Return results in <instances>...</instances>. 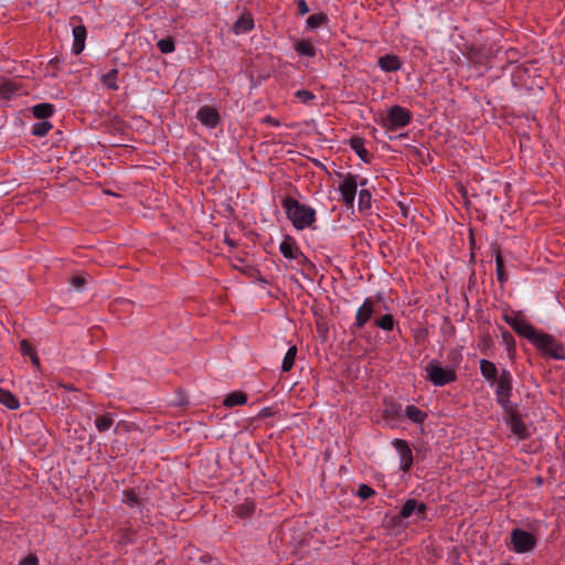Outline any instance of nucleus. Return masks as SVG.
Here are the masks:
<instances>
[{"instance_id":"obj_31","label":"nucleus","mask_w":565,"mask_h":565,"mask_svg":"<svg viewBox=\"0 0 565 565\" xmlns=\"http://www.w3.org/2000/svg\"><path fill=\"white\" fill-rule=\"evenodd\" d=\"M118 71L116 68L110 70L108 73L104 74L102 77L103 84L110 88V89H117L118 86L116 84Z\"/></svg>"},{"instance_id":"obj_27","label":"nucleus","mask_w":565,"mask_h":565,"mask_svg":"<svg viewBox=\"0 0 565 565\" xmlns=\"http://www.w3.org/2000/svg\"><path fill=\"white\" fill-rule=\"evenodd\" d=\"M18 86L12 82H4L0 84V97L10 99L17 93Z\"/></svg>"},{"instance_id":"obj_5","label":"nucleus","mask_w":565,"mask_h":565,"mask_svg":"<svg viewBox=\"0 0 565 565\" xmlns=\"http://www.w3.org/2000/svg\"><path fill=\"white\" fill-rule=\"evenodd\" d=\"M497 402L507 409L512 391V375L509 371L502 370L500 375L495 379L494 385Z\"/></svg>"},{"instance_id":"obj_43","label":"nucleus","mask_w":565,"mask_h":565,"mask_svg":"<svg viewBox=\"0 0 565 565\" xmlns=\"http://www.w3.org/2000/svg\"><path fill=\"white\" fill-rule=\"evenodd\" d=\"M469 58L472 62H480L479 53L477 51H475V50H471Z\"/></svg>"},{"instance_id":"obj_45","label":"nucleus","mask_w":565,"mask_h":565,"mask_svg":"<svg viewBox=\"0 0 565 565\" xmlns=\"http://www.w3.org/2000/svg\"><path fill=\"white\" fill-rule=\"evenodd\" d=\"M268 121L274 125V126H278L279 122L276 120V119H273V118H268Z\"/></svg>"},{"instance_id":"obj_29","label":"nucleus","mask_w":565,"mask_h":565,"mask_svg":"<svg viewBox=\"0 0 565 565\" xmlns=\"http://www.w3.org/2000/svg\"><path fill=\"white\" fill-rule=\"evenodd\" d=\"M53 128L52 124L43 120L40 122H36L32 127V135L36 137H44L49 134V131Z\"/></svg>"},{"instance_id":"obj_23","label":"nucleus","mask_w":565,"mask_h":565,"mask_svg":"<svg viewBox=\"0 0 565 565\" xmlns=\"http://www.w3.org/2000/svg\"><path fill=\"white\" fill-rule=\"evenodd\" d=\"M247 401V396L242 392H232L224 399V405L226 407H233L236 405H243Z\"/></svg>"},{"instance_id":"obj_32","label":"nucleus","mask_w":565,"mask_h":565,"mask_svg":"<svg viewBox=\"0 0 565 565\" xmlns=\"http://www.w3.org/2000/svg\"><path fill=\"white\" fill-rule=\"evenodd\" d=\"M376 327L384 331H392L394 328V319L392 315H384L380 319L375 320Z\"/></svg>"},{"instance_id":"obj_12","label":"nucleus","mask_w":565,"mask_h":565,"mask_svg":"<svg viewBox=\"0 0 565 565\" xmlns=\"http://www.w3.org/2000/svg\"><path fill=\"white\" fill-rule=\"evenodd\" d=\"M374 312V301L371 298H366L355 315V324L358 328H363L365 323L370 320Z\"/></svg>"},{"instance_id":"obj_40","label":"nucleus","mask_w":565,"mask_h":565,"mask_svg":"<svg viewBox=\"0 0 565 565\" xmlns=\"http://www.w3.org/2000/svg\"><path fill=\"white\" fill-rule=\"evenodd\" d=\"M86 284V279L84 277L77 276L72 279V285L75 289L81 290Z\"/></svg>"},{"instance_id":"obj_14","label":"nucleus","mask_w":565,"mask_h":565,"mask_svg":"<svg viewBox=\"0 0 565 565\" xmlns=\"http://www.w3.org/2000/svg\"><path fill=\"white\" fill-rule=\"evenodd\" d=\"M377 65L383 72H396L402 67V62L395 54H385L379 58Z\"/></svg>"},{"instance_id":"obj_7","label":"nucleus","mask_w":565,"mask_h":565,"mask_svg":"<svg viewBox=\"0 0 565 565\" xmlns=\"http://www.w3.org/2000/svg\"><path fill=\"white\" fill-rule=\"evenodd\" d=\"M343 179L339 184L341 200L347 207H352L358 191V177L352 173L340 174Z\"/></svg>"},{"instance_id":"obj_24","label":"nucleus","mask_w":565,"mask_h":565,"mask_svg":"<svg viewBox=\"0 0 565 565\" xmlns=\"http://www.w3.org/2000/svg\"><path fill=\"white\" fill-rule=\"evenodd\" d=\"M296 355H297V348L295 345H292L288 349V351L286 352V354L284 356L282 364H281V369L284 372H288L291 370V367L294 366V363H295Z\"/></svg>"},{"instance_id":"obj_11","label":"nucleus","mask_w":565,"mask_h":565,"mask_svg":"<svg viewBox=\"0 0 565 565\" xmlns=\"http://www.w3.org/2000/svg\"><path fill=\"white\" fill-rule=\"evenodd\" d=\"M392 445L399 457V469L407 472L413 466V451L409 445L403 439H394Z\"/></svg>"},{"instance_id":"obj_10","label":"nucleus","mask_w":565,"mask_h":565,"mask_svg":"<svg viewBox=\"0 0 565 565\" xmlns=\"http://www.w3.org/2000/svg\"><path fill=\"white\" fill-rule=\"evenodd\" d=\"M504 320L515 332L530 341L537 331L519 315H507Z\"/></svg>"},{"instance_id":"obj_18","label":"nucleus","mask_w":565,"mask_h":565,"mask_svg":"<svg viewBox=\"0 0 565 565\" xmlns=\"http://www.w3.org/2000/svg\"><path fill=\"white\" fill-rule=\"evenodd\" d=\"M31 110L35 118L47 119L54 114L55 107L50 103H41L34 105Z\"/></svg>"},{"instance_id":"obj_41","label":"nucleus","mask_w":565,"mask_h":565,"mask_svg":"<svg viewBox=\"0 0 565 565\" xmlns=\"http://www.w3.org/2000/svg\"><path fill=\"white\" fill-rule=\"evenodd\" d=\"M233 267L236 268V269H239L242 271H245L246 269L247 270H252V268H249L248 266L244 265V260L241 259V258H237L236 262L233 263Z\"/></svg>"},{"instance_id":"obj_15","label":"nucleus","mask_w":565,"mask_h":565,"mask_svg":"<svg viewBox=\"0 0 565 565\" xmlns=\"http://www.w3.org/2000/svg\"><path fill=\"white\" fill-rule=\"evenodd\" d=\"M282 256L291 264L292 268L297 266H302L309 263L308 258L301 253V249H280Z\"/></svg>"},{"instance_id":"obj_28","label":"nucleus","mask_w":565,"mask_h":565,"mask_svg":"<svg viewBox=\"0 0 565 565\" xmlns=\"http://www.w3.org/2000/svg\"><path fill=\"white\" fill-rule=\"evenodd\" d=\"M510 428L513 434L518 435L520 438L526 437V428L523 422L518 417H512L510 420Z\"/></svg>"},{"instance_id":"obj_22","label":"nucleus","mask_w":565,"mask_h":565,"mask_svg":"<svg viewBox=\"0 0 565 565\" xmlns=\"http://www.w3.org/2000/svg\"><path fill=\"white\" fill-rule=\"evenodd\" d=\"M350 146L353 151L364 161H369V152L364 148V140L360 137H353L350 140Z\"/></svg>"},{"instance_id":"obj_44","label":"nucleus","mask_w":565,"mask_h":565,"mask_svg":"<svg viewBox=\"0 0 565 565\" xmlns=\"http://www.w3.org/2000/svg\"><path fill=\"white\" fill-rule=\"evenodd\" d=\"M253 507L252 505H242L241 507V513H249L252 511Z\"/></svg>"},{"instance_id":"obj_25","label":"nucleus","mask_w":565,"mask_h":565,"mask_svg":"<svg viewBox=\"0 0 565 565\" xmlns=\"http://www.w3.org/2000/svg\"><path fill=\"white\" fill-rule=\"evenodd\" d=\"M114 424V418L111 415L106 414L103 416H99L95 420V426L98 431H107L111 428Z\"/></svg>"},{"instance_id":"obj_20","label":"nucleus","mask_w":565,"mask_h":565,"mask_svg":"<svg viewBox=\"0 0 565 565\" xmlns=\"http://www.w3.org/2000/svg\"><path fill=\"white\" fill-rule=\"evenodd\" d=\"M405 415L411 422L416 424H422L427 417V414L415 405H407L405 408Z\"/></svg>"},{"instance_id":"obj_6","label":"nucleus","mask_w":565,"mask_h":565,"mask_svg":"<svg viewBox=\"0 0 565 565\" xmlns=\"http://www.w3.org/2000/svg\"><path fill=\"white\" fill-rule=\"evenodd\" d=\"M511 546L515 553L524 554L531 552L536 544L535 536L521 529H514L510 535Z\"/></svg>"},{"instance_id":"obj_3","label":"nucleus","mask_w":565,"mask_h":565,"mask_svg":"<svg viewBox=\"0 0 565 565\" xmlns=\"http://www.w3.org/2000/svg\"><path fill=\"white\" fill-rule=\"evenodd\" d=\"M531 342L550 358L556 360L565 359V349L550 334L536 331Z\"/></svg>"},{"instance_id":"obj_47","label":"nucleus","mask_w":565,"mask_h":565,"mask_svg":"<svg viewBox=\"0 0 565 565\" xmlns=\"http://www.w3.org/2000/svg\"><path fill=\"white\" fill-rule=\"evenodd\" d=\"M366 182H367V180H366V179H362V180L359 182V184H360L361 186H363V185H365V184H366Z\"/></svg>"},{"instance_id":"obj_38","label":"nucleus","mask_w":565,"mask_h":565,"mask_svg":"<svg viewBox=\"0 0 565 565\" xmlns=\"http://www.w3.org/2000/svg\"><path fill=\"white\" fill-rule=\"evenodd\" d=\"M495 263H497L498 277L502 281L504 279V276H503L504 264H503V256L501 255V253H498L495 255Z\"/></svg>"},{"instance_id":"obj_2","label":"nucleus","mask_w":565,"mask_h":565,"mask_svg":"<svg viewBox=\"0 0 565 565\" xmlns=\"http://www.w3.org/2000/svg\"><path fill=\"white\" fill-rule=\"evenodd\" d=\"M426 380L436 386H444L457 379L456 370L450 365H441L437 360H431L425 366Z\"/></svg>"},{"instance_id":"obj_39","label":"nucleus","mask_w":565,"mask_h":565,"mask_svg":"<svg viewBox=\"0 0 565 565\" xmlns=\"http://www.w3.org/2000/svg\"><path fill=\"white\" fill-rule=\"evenodd\" d=\"M296 3H297V9H298L299 14L305 15L310 11V9L305 0H297Z\"/></svg>"},{"instance_id":"obj_4","label":"nucleus","mask_w":565,"mask_h":565,"mask_svg":"<svg viewBox=\"0 0 565 565\" xmlns=\"http://www.w3.org/2000/svg\"><path fill=\"white\" fill-rule=\"evenodd\" d=\"M412 120V114L398 105L392 106L382 119V126L387 130H396L407 126Z\"/></svg>"},{"instance_id":"obj_1","label":"nucleus","mask_w":565,"mask_h":565,"mask_svg":"<svg viewBox=\"0 0 565 565\" xmlns=\"http://www.w3.org/2000/svg\"><path fill=\"white\" fill-rule=\"evenodd\" d=\"M282 209L285 210L288 220L298 230L311 227L316 222L315 209L300 203L291 196H287L282 200Z\"/></svg>"},{"instance_id":"obj_9","label":"nucleus","mask_w":565,"mask_h":565,"mask_svg":"<svg viewBox=\"0 0 565 565\" xmlns=\"http://www.w3.org/2000/svg\"><path fill=\"white\" fill-rule=\"evenodd\" d=\"M196 119L207 129H214L221 125V115L218 110L209 105H204L196 111Z\"/></svg>"},{"instance_id":"obj_8","label":"nucleus","mask_w":565,"mask_h":565,"mask_svg":"<svg viewBox=\"0 0 565 565\" xmlns=\"http://www.w3.org/2000/svg\"><path fill=\"white\" fill-rule=\"evenodd\" d=\"M427 507L425 503L415 499H408L401 508L399 516L403 519H413L414 521H422L426 518Z\"/></svg>"},{"instance_id":"obj_21","label":"nucleus","mask_w":565,"mask_h":565,"mask_svg":"<svg viewBox=\"0 0 565 565\" xmlns=\"http://www.w3.org/2000/svg\"><path fill=\"white\" fill-rule=\"evenodd\" d=\"M0 403L9 409H18L20 407L19 399L9 391L0 387Z\"/></svg>"},{"instance_id":"obj_13","label":"nucleus","mask_w":565,"mask_h":565,"mask_svg":"<svg viewBox=\"0 0 565 565\" xmlns=\"http://www.w3.org/2000/svg\"><path fill=\"white\" fill-rule=\"evenodd\" d=\"M87 36V31L85 25L78 24L73 26V47L72 51L74 54L78 55L85 49V40Z\"/></svg>"},{"instance_id":"obj_33","label":"nucleus","mask_w":565,"mask_h":565,"mask_svg":"<svg viewBox=\"0 0 565 565\" xmlns=\"http://www.w3.org/2000/svg\"><path fill=\"white\" fill-rule=\"evenodd\" d=\"M20 351H21V353H22L23 355H29V356L31 358L32 363H33L34 365H39V359H38V356L35 355V353H34V351H33L32 347L28 343V341L22 340V341L20 342Z\"/></svg>"},{"instance_id":"obj_19","label":"nucleus","mask_w":565,"mask_h":565,"mask_svg":"<svg viewBox=\"0 0 565 565\" xmlns=\"http://www.w3.org/2000/svg\"><path fill=\"white\" fill-rule=\"evenodd\" d=\"M295 51L302 56L315 57L317 54L316 47L309 40H300L294 44Z\"/></svg>"},{"instance_id":"obj_42","label":"nucleus","mask_w":565,"mask_h":565,"mask_svg":"<svg viewBox=\"0 0 565 565\" xmlns=\"http://www.w3.org/2000/svg\"><path fill=\"white\" fill-rule=\"evenodd\" d=\"M20 565H38V559L34 556H29L22 559Z\"/></svg>"},{"instance_id":"obj_36","label":"nucleus","mask_w":565,"mask_h":565,"mask_svg":"<svg viewBox=\"0 0 565 565\" xmlns=\"http://www.w3.org/2000/svg\"><path fill=\"white\" fill-rule=\"evenodd\" d=\"M122 502L129 507H136L139 503L138 495L134 491L122 492Z\"/></svg>"},{"instance_id":"obj_34","label":"nucleus","mask_w":565,"mask_h":565,"mask_svg":"<svg viewBox=\"0 0 565 565\" xmlns=\"http://www.w3.org/2000/svg\"><path fill=\"white\" fill-rule=\"evenodd\" d=\"M360 210L371 207V193L369 190L362 189L359 193Z\"/></svg>"},{"instance_id":"obj_16","label":"nucleus","mask_w":565,"mask_h":565,"mask_svg":"<svg viewBox=\"0 0 565 565\" xmlns=\"http://www.w3.org/2000/svg\"><path fill=\"white\" fill-rule=\"evenodd\" d=\"M254 20L250 14L241 15L237 21L234 23L233 32L235 34H245L253 30Z\"/></svg>"},{"instance_id":"obj_37","label":"nucleus","mask_w":565,"mask_h":565,"mask_svg":"<svg viewBox=\"0 0 565 565\" xmlns=\"http://www.w3.org/2000/svg\"><path fill=\"white\" fill-rule=\"evenodd\" d=\"M358 494L361 499H369L374 494V490L367 484H360Z\"/></svg>"},{"instance_id":"obj_30","label":"nucleus","mask_w":565,"mask_h":565,"mask_svg":"<svg viewBox=\"0 0 565 565\" xmlns=\"http://www.w3.org/2000/svg\"><path fill=\"white\" fill-rule=\"evenodd\" d=\"M157 46L163 54L172 53L175 50L174 40L171 36L159 40Z\"/></svg>"},{"instance_id":"obj_46","label":"nucleus","mask_w":565,"mask_h":565,"mask_svg":"<svg viewBox=\"0 0 565 565\" xmlns=\"http://www.w3.org/2000/svg\"><path fill=\"white\" fill-rule=\"evenodd\" d=\"M279 247L285 248V247H290V246L287 241H284L280 243Z\"/></svg>"},{"instance_id":"obj_17","label":"nucleus","mask_w":565,"mask_h":565,"mask_svg":"<svg viewBox=\"0 0 565 565\" xmlns=\"http://www.w3.org/2000/svg\"><path fill=\"white\" fill-rule=\"evenodd\" d=\"M480 372L486 380L490 381V385H494L495 379L498 376V370L492 362L488 360H481Z\"/></svg>"},{"instance_id":"obj_35","label":"nucleus","mask_w":565,"mask_h":565,"mask_svg":"<svg viewBox=\"0 0 565 565\" xmlns=\"http://www.w3.org/2000/svg\"><path fill=\"white\" fill-rule=\"evenodd\" d=\"M295 96L298 100H300L303 104H310L316 98L315 94L307 89L297 90L295 93Z\"/></svg>"},{"instance_id":"obj_26","label":"nucleus","mask_w":565,"mask_h":565,"mask_svg":"<svg viewBox=\"0 0 565 565\" xmlns=\"http://www.w3.org/2000/svg\"><path fill=\"white\" fill-rule=\"evenodd\" d=\"M327 22H328V17L324 13L312 14L306 21L307 28L310 30L317 29Z\"/></svg>"}]
</instances>
